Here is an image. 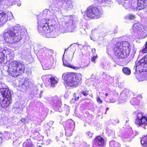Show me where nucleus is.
<instances>
[{
	"label": "nucleus",
	"mask_w": 147,
	"mask_h": 147,
	"mask_svg": "<svg viewBox=\"0 0 147 147\" xmlns=\"http://www.w3.org/2000/svg\"><path fill=\"white\" fill-rule=\"evenodd\" d=\"M26 31L19 26L7 28L4 32V39L6 42L11 44L16 43L22 38Z\"/></svg>",
	"instance_id": "f257e3e1"
},
{
	"label": "nucleus",
	"mask_w": 147,
	"mask_h": 147,
	"mask_svg": "<svg viewBox=\"0 0 147 147\" xmlns=\"http://www.w3.org/2000/svg\"><path fill=\"white\" fill-rule=\"evenodd\" d=\"M130 48L127 42H118L116 43L114 48L115 55L120 59L126 58L129 55Z\"/></svg>",
	"instance_id": "f03ea898"
},
{
	"label": "nucleus",
	"mask_w": 147,
	"mask_h": 147,
	"mask_svg": "<svg viewBox=\"0 0 147 147\" xmlns=\"http://www.w3.org/2000/svg\"><path fill=\"white\" fill-rule=\"evenodd\" d=\"M136 71L140 72L136 76L139 81H143L147 79V54L145 55L134 66Z\"/></svg>",
	"instance_id": "7ed1b4c3"
},
{
	"label": "nucleus",
	"mask_w": 147,
	"mask_h": 147,
	"mask_svg": "<svg viewBox=\"0 0 147 147\" xmlns=\"http://www.w3.org/2000/svg\"><path fill=\"white\" fill-rule=\"evenodd\" d=\"M55 21L53 19H43L38 21V30L40 33H48L54 30Z\"/></svg>",
	"instance_id": "20e7f679"
},
{
	"label": "nucleus",
	"mask_w": 147,
	"mask_h": 147,
	"mask_svg": "<svg viewBox=\"0 0 147 147\" xmlns=\"http://www.w3.org/2000/svg\"><path fill=\"white\" fill-rule=\"evenodd\" d=\"M62 78L68 86L76 87L81 80L82 75L80 73H64L63 75Z\"/></svg>",
	"instance_id": "39448f33"
},
{
	"label": "nucleus",
	"mask_w": 147,
	"mask_h": 147,
	"mask_svg": "<svg viewBox=\"0 0 147 147\" xmlns=\"http://www.w3.org/2000/svg\"><path fill=\"white\" fill-rule=\"evenodd\" d=\"M8 71L10 75L16 77L24 72L25 68L22 63L17 61L11 62L7 65Z\"/></svg>",
	"instance_id": "423d86ee"
},
{
	"label": "nucleus",
	"mask_w": 147,
	"mask_h": 147,
	"mask_svg": "<svg viewBox=\"0 0 147 147\" xmlns=\"http://www.w3.org/2000/svg\"><path fill=\"white\" fill-rule=\"evenodd\" d=\"M11 94L7 88H0V105L2 107H7L11 102Z\"/></svg>",
	"instance_id": "0eeeda50"
},
{
	"label": "nucleus",
	"mask_w": 147,
	"mask_h": 147,
	"mask_svg": "<svg viewBox=\"0 0 147 147\" xmlns=\"http://www.w3.org/2000/svg\"><path fill=\"white\" fill-rule=\"evenodd\" d=\"M131 34L139 38H144L147 36V27L140 23H135L131 31Z\"/></svg>",
	"instance_id": "6e6552de"
},
{
	"label": "nucleus",
	"mask_w": 147,
	"mask_h": 147,
	"mask_svg": "<svg viewBox=\"0 0 147 147\" xmlns=\"http://www.w3.org/2000/svg\"><path fill=\"white\" fill-rule=\"evenodd\" d=\"M102 13V10L100 8L90 6L87 8L84 18L86 20H88L90 18H98L101 16Z\"/></svg>",
	"instance_id": "1a4fd4ad"
},
{
	"label": "nucleus",
	"mask_w": 147,
	"mask_h": 147,
	"mask_svg": "<svg viewBox=\"0 0 147 147\" xmlns=\"http://www.w3.org/2000/svg\"><path fill=\"white\" fill-rule=\"evenodd\" d=\"M39 52L40 58L43 62L47 63L53 59V50L44 47L40 49Z\"/></svg>",
	"instance_id": "9d476101"
},
{
	"label": "nucleus",
	"mask_w": 147,
	"mask_h": 147,
	"mask_svg": "<svg viewBox=\"0 0 147 147\" xmlns=\"http://www.w3.org/2000/svg\"><path fill=\"white\" fill-rule=\"evenodd\" d=\"M133 115L135 118V123L138 127H143L147 125V117L143 115L139 111L134 112Z\"/></svg>",
	"instance_id": "9b49d317"
},
{
	"label": "nucleus",
	"mask_w": 147,
	"mask_h": 147,
	"mask_svg": "<svg viewBox=\"0 0 147 147\" xmlns=\"http://www.w3.org/2000/svg\"><path fill=\"white\" fill-rule=\"evenodd\" d=\"M76 26L74 20H70L67 22H63L62 25H60L59 29L61 32H72L74 31Z\"/></svg>",
	"instance_id": "f8f14e48"
},
{
	"label": "nucleus",
	"mask_w": 147,
	"mask_h": 147,
	"mask_svg": "<svg viewBox=\"0 0 147 147\" xmlns=\"http://www.w3.org/2000/svg\"><path fill=\"white\" fill-rule=\"evenodd\" d=\"M64 127L66 135L71 136L75 127L74 122L71 119H69L65 122Z\"/></svg>",
	"instance_id": "ddd939ff"
},
{
	"label": "nucleus",
	"mask_w": 147,
	"mask_h": 147,
	"mask_svg": "<svg viewBox=\"0 0 147 147\" xmlns=\"http://www.w3.org/2000/svg\"><path fill=\"white\" fill-rule=\"evenodd\" d=\"M137 6L136 5H134L133 4H130L131 8L134 11L137 10H142L147 6V0H137Z\"/></svg>",
	"instance_id": "4468645a"
},
{
	"label": "nucleus",
	"mask_w": 147,
	"mask_h": 147,
	"mask_svg": "<svg viewBox=\"0 0 147 147\" xmlns=\"http://www.w3.org/2000/svg\"><path fill=\"white\" fill-rule=\"evenodd\" d=\"M50 104L55 108L56 111H60L62 103L60 99L57 96H55L51 98Z\"/></svg>",
	"instance_id": "2eb2a0df"
},
{
	"label": "nucleus",
	"mask_w": 147,
	"mask_h": 147,
	"mask_svg": "<svg viewBox=\"0 0 147 147\" xmlns=\"http://www.w3.org/2000/svg\"><path fill=\"white\" fill-rule=\"evenodd\" d=\"M12 13L10 12L7 13L1 11L0 12V26L6 22L9 19H12L13 18Z\"/></svg>",
	"instance_id": "dca6fc26"
},
{
	"label": "nucleus",
	"mask_w": 147,
	"mask_h": 147,
	"mask_svg": "<svg viewBox=\"0 0 147 147\" xmlns=\"http://www.w3.org/2000/svg\"><path fill=\"white\" fill-rule=\"evenodd\" d=\"M49 10L50 12V15L56 16L61 13V9L56 7L54 4H52L49 6Z\"/></svg>",
	"instance_id": "f3484780"
},
{
	"label": "nucleus",
	"mask_w": 147,
	"mask_h": 147,
	"mask_svg": "<svg viewBox=\"0 0 147 147\" xmlns=\"http://www.w3.org/2000/svg\"><path fill=\"white\" fill-rule=\"evenodd\" d=\"M104 139L100 136L96 137L94 140V143L93 147H102L104 144Z\"/></svg>",
	"instance_id": "a211bd4d"
},
{
	"label": "nucleus",
	"mask_w": 147,
	"mask_h": 147,
	"mask_svg": "<svg viewBox=\"0 0 147 147\" xmlns=\"http://www.w3.org/2000/svg\"><path fill=\"white\" fill-rule=\"evenodd\" d=\"M45 78L46 80L48 81L50 87H54L57 84V81L56 80L55 78L52 77L50 75L45 76Z\"/></svg>",
	"instance_id": "6ab92c4d"
},
{
	"label": "nucleus",
	"mask_w": 147,
	"mask_h": 147,
	"mask_svg": "<svg viewBox=\"0 0 147 147\" xmlns=\"http://www.w3.org/2000/svg\"><path fill=\"white\" fill-rule=\"evenodd\" d=\"M128 91L124 90L120 93L119 97V103H121L126 101L128 98Z\"/></svg>",
	"instance_id": "aec40b11"
},
{
	"label": "nucleus",
	"mask_w": 147,
	"mask_h": 147,
	"mask_svg": "<svg viewBox=\"0 0 147 147\" xmlns=\"http://www.w3.org/2000/svg\"><path fill=\"white\" fill-rule=\"evenodd\" d=\"M67 49H65V52L64 54L63 55L62 57V60L63 61V65L64 66L68 67H69L72 68L76 70L77 69H79L81 67V66L79 65L77 66H74L71 65L68 62H67L66 60H64L63 58L64 57V55Z\"/></svg>",
	"instance_id": "412c9836"
},
{
	"label": "nucleus",
	"mask_w": 147,
	"mask_h": 147,
	"mask_svg": "<svg viewBox=\"0 0 147 147\" xmlns=\"http://www.w3.org/2000/svg\"><path fill=\"white\" fill-rule=\"evenodd\" d=\"M63 8L66 11H69L73 8V6L71 0H68L64 3Z\"/></svg>",
	"instance_id": "4be33fe9"
},
{
	"label": "nucleus",
	"mask_w": 147,
	"mask_h": 147,
	"mask_svg": "<svg viewBox=\"0 0 147 147\" xmlns=\"http://www.w3.org/2000/svg\"><path fill=\"white\" fill-rule=\"evenodd\" d=\"M32 86H33V84L32 82L26 81L21 86L22 90V91H26L28 88H31Z\"/></svg>",
	"instance_id": "5701e85b"
},
{
	"label": "nucleus",
	"mask_w": 147,
	"mask_h": 147,
	"mask_svg": "<svg viewBox=\"0 0 147 147\" xmlns=\"http://www.w3.org/2000/svg\"><path fill=\"white\" fill-rule=\"evenodd\" d=\"M111 103H114L117 101L118 99V93L115 91H111Z\"/></svg>",
	"instance_id": "b1692460"
},
{
	"label": "nucleus",
	"mask_w": 147,
	"mask_h": 147,
	"mask_svg": "<svg viewBox=\"0 0 147 147\" xmlns=\"http://www.w3.org/2000/svg\"><path fill=\"white\" fill-rule=\"evenodd\" d=\"M32 132V136L35 139L39 141H40L43 138V136L39 134L37 130L34 131Z\"/></svg>",
	"instance_id": "393cba45"
},
{
	"label": "nucleus",
	"mask_w": 147,
	"mask_h": 147,
	"mask_svg": "<svg viewBox=\"0 0 147 147\" xmlns=\"http://www.w3.org/2000/svg\"><path fill=\"white\" fill-rule=\"evenodd\" d=\"M31 89H32L31 92V94L35 97L38 96L37 95L38 94V90L37 87L33 84V86H32Z\"/></svg>",
	"instance_id": "a878e982"
},
{
	"label": "nucleus",
	"mask_w": 147,
	"mask_h": 147,
	"mask_svg": "<svg viewBox=\"0 0 147 147\" xmlns=\"http://www.w3.org/2000/svg\"><path fill=\"white\" fill-rule=\"evenodd\" d=\"M4 52L5 53V56L6 59L10 60L13 58V55L12 53H10L7 49H4Z\"/></svg>",
	"instance_id": "bb28decb"
},
{
	"label": "nucleus",
	"mask_w": 147,
	"mask_h": 147,
	"mask_svg": "<svg viewBox=\"0 0 147 147\" xmlns=\"http://www.w3.org/2000/svg\"><path fill=\"white\" fill-rule=\"evenodd\" d=\"M4 49L0 52V63H4L5 61V53L4 52Z\"/></svg>",
	"instance_id": "cd10ccee"
},
{
	"label": "nucleus",
	"mask_w": 147,
	"mask_h": 147,
	"mask_svg": "<svg viewBox=\"0 0 147 147\" xmlns=\"http://www.w3.org/2000/svg\"><path fill=\"white\" fill-rule=\"evenodd\" d=\"M122 71L123 74L127 76L129 75L131 73L130 69L127 67H123Z\"/></svg>",
	"instance_id": "c85d7f7f"
},
{
	"label": "nucleus",
	"mask_w": 147,
	"mask_h": 147,
	"mask_svg": "<svg viewBox=\"0 0 147 147\" xmlns=\"http://www.w3.org/2000/svg\"><path fill=\"white\" fill-rule=\"evenodd\" d=\"M23 147H32V144L29 140H26L23 144Z\"/></svg>",
	"instance_id": "c756f323"
},
{
	"label": "nucleus",
	"mask_w": 147,
	"mask_h": 147,
	"mask_svg": "<svg viewBox=\"0 0 147 147\" xmlns=\"http://www.w3.org/2000/svg\"><path fill=\"white\" fill-rule=\"evenodd\" d=\"M12 135V134H11L7 131H5L3 137L6 140H8L9 139L11 138V136Z\"/></svg>",
	"instance_id": "7c9ffc66"
},
{
	"label": "nucleus",
	"mask_w": 147,
	"mask_h": 147,
	"mask_svg": "<svg viewBox=\"0 0 147 147\" xmlns=\"http://www.w3.org/2000/svg\"><path fill=\"white\" fill-rule=\"evenodd\" d=\"M130 103L133 105H138L139 103V100L137 98H135L130 101Z\"/></svg>",
	"instance_id": "2f4dec72"
},
{
	"label": "nucleus",
	"mask_w": 147,
	"mask_h": 147,
	"mask_svg": "<svg viewBox=\"0 0 147 147\" xmlns=\"http://www.w3.org/2000/svg\"><path fill=\"white\" fill-rule=\"evenodd\" d=\"M98 3V4L102 3L103 5H106V3L109 4L110 3V0H97Z\"/></svg>",
	"instance_id": "473e14b6"
},
{
	"label": "nucleus",
	"mask_w": 147,
	"mask_h": 147,
	"mask_svg": "<svg viewBox=\"0 0 147 147\" xmlns=\"http://www.w3.org/2000/svg\"><path fill=\"white\" fill-rule=\"evenodd\" d=\"M126 2H124V4H123V5L125 7L126 9L129 8L130 7V4L129 1L128 0H125Z\"/></svg>",
	"instance_id": "72a5a7b5"
},
{
	"label": "nucleus",
	"mask_w": 147,
	"mask_h": 147,
	"mask_svg": "<svg viewBox=\"0 0 147 147\" xmlns=\"http://www.w3.org/2000/svg\"><path fill=\"white\" fill-rule=\"evenodd\" d=\"M113 143V144L112 145V147H120V144L116 142L115 141H111V144Z\"/></svg>",
	"instance_id": "f704fd0d"
},
{
	"label": "nucleus",
	"mask_w": 147,
	"mask_h": 147,
	"mask_svg": "<svg viewBox=\"0 0 147 147\" xmlns=\"http://www.w3.org/2000/svg\"><path fill=\"white\" fill-rule=\"evenodd\" d=\"M140 142L141 145L143 147H147V142L146 140L144 141L143 138L141 139Z\"/></svg>",
	"instance_id": "c9c22d12"
},
{
	"label": "nucleus",
	"mask_w": 147,
	"mask_h": 147,
	"mask_svg": "<svg viewBox=\"0 0 147 147\" xmlns=\"http://www.w3.org/2000/svg\"><path fill=\"white\" fill-rule=\"evenodd\" d=\"M88 90H82L81 92V94L85 96H87L88 94Z\"/></svg>",
	"instance_id": "e433bc0d"
},
{
	"label": "nucleus",
	"mask_w": 147,
	"mask_h": 147,
	"mask_svg": "<svg viewBox=\"0 0 147 147\" xmlns=\"http://www.w3.org/2000/svg\"><path fill=\"white\" fill-rule=\"evenodd\" d=\"M135 16L132 14L129 15L126 17L127 19L129 20H133L135 18Z\"/></svg>",
	"instance_id": "4c0bfd02"
},
{
	"label": "nucleus",
	"mask_w": 147,
	"mask_h": 147,
	"mask_svg": "<svg viewBox=\"0 0 147 147\" xmlns=\"http://www.w3.org/2000/svg\"><path fill=\"white\" fill-rule=\"evenodd\" d=\"M111 122L113 124L116 125L119 122V120L117 119H112L111 120Z\"/></svg>",
	"instance_id": "58836bf2"
},
{
	"label": "nucleus",
	"mask_w": 147,
	"mask_h": 147,
	"mask_svg": "<svg viewBox=\"0 0 147 147\" xmlns=\"http://www.w3.org/2000/svg\"><path fill=\"white\" fill-rule=\"evenodd\" d=\"M9 3V5H12L15 4V2L14 0H8Z\"/></svg>",
	"instance_id": "ea45409f"
},
{
	"label": "nucleus",
	"mask_w": 147,
	"mask_h": 147,
	"mask_svg": "<svg viewBox=\"0 0 147 147\" xmlns=\"http://www.w3.org/2000/svg\"><path fill=\"white\" fill-rule=\"evenodd\" d=\"M142 52L143 53L147 52V42L146 43L145 47L142 50Z\"/></svg>",
	"instance_id": "a19ab883"
},
{
	"label": "nucleus",
	"mask_w": 147,
	"mask_h": 147,
	"mask_svg": "<svg viewBox=\"0 0 147 147\" xmlns=\"http://www.w3.org/2000/svg\"><path fill=\"white\" fill-rule=\"evenodd\" d=\"M118 3L119 4H122L123 5L124 4V2H126L125 0H116Z\"/></svg>",
	"instance_id": "79ce46f5"
},
{
	"label": "nucleus",
	"mask_w": 147,
	"mask_h": 147,
	"mask_svg": "<svg viewBox=\"0 0 147 147\" xmlns=\"http://www.w3.org/2000/svg\"><path fill=\"white\" fill-rule=\"evenodd\" d=\"M21 121L24 124H25L27 122V119L24 118H22Z\"/></svg>",
	"instance_id": "37998d69"
},
{
	"label": "nucleus",
	"mask_w": 147,
	"mask_h": 147,
	"mask_svg": "<svg viewBox=\"0 0 147 147\" xmlns=\"http://www.w3.org/2000/svg\"><path fill=\"white\" fill-rule=\"evenodd\" d=\"M86 134L88 136L89 138H91L92 137V135H93V133L92 132H91L90 131H88L87 133Z\"/></svg>",
	"instance_id": "c03bdc74"
},
{
	"label": "nucleus",
	"mask_w": 147,
	"mask_h": 147,
	"mask_svg": "<svg viewBox=\"0 0 147 147\" xmlns=\"http://www.w3.org/2000/svg\"><path fill=\"white\" fill-rule=\"evenodd\" d=\"M54 122L52 121H50L49 123H47V125L49 126V127H51L52 125L53 124Z\"/></svg>",
	"instance_id": "a18cd8bd"
},
{
	"label": "nucleus",
	"mask_w": 147,
	"mask_h": 147,
	"mask_svg": "<svg viewBox=\"0 0 147 147\" xmlns=\"http://www.w3.org/2000/svg\"><path fill=\"white\" fill-rule=\"evenodd\" d=\"M123 83L122 82H119L118 83V86L120 88H121L123 86Z\"/></svg>",
	"instance_id": "49530a36"
},
{
	"label": "nucleus",
	"mask_w": 147,
	"mask_h": 147,
	"mask_svg": "<svg viewBox=\"0 0 147 147\" xmlns=\"http://www.w3.org/2000/svg\"><path fill=\"white\" fill-rule=\"evenodd\" d=\"M97 101L98 102H99L100 103H101L102 102V101L101 100L100 98L99 97H97Z\"/></svg>",
	"instance_id": "de8ad7c7"
},
{
	"label": "nucleus",
	"mask_w": 147,
	"mask_h": 147,
	"mask_svg": "<svg viewBox=\"0 0 147 147\" xmlns=\"http://www.w3.org/2000/svg\"><path fill=\"white\" fill-rule=\"evenodd\" d=\"M81 25H80V28H82L84 30H85V24H84V27L83 26V25L82 24H81Z\"/></svg>",
	"instance_id": "09e8293b"
},
{
	"label": "nucleus",
	"mask_w": 147,
	"mask_h": 147,
	"mask_svg": "<svg viewBox=\"0 0 147 147\" xmlns=\"http://www.w3.org/2000/svg\"><path fill=\"white\" fill-rule=\"evenodd\" d=\"M107 52L108 55H110V49L109 48H107Z\"/></svg>",
	"instance_id": "8fccbe9b"
},
{
	"label": "nucleus",
	"mask_w": 147,
	"mask_h": 147,
	"mask_svg": "<svg viewBox=\"0 0 147 147\" xmlns=\"http://www.w3.org/2000/svg\"><path fill=\"white\" fill-rule=\"evenodd\" d=\"M51 142V140L50 139H48L46 141L47 143L48 144H50Z\"/></svg>",
	"instance_id": "3c124183"
},
{
	"label": "nucleus",
	"mask_w": 147,
	"mask_h": 147,
	"mask_svg": "<svg viewBox=\"0 0 147 147\" xmlns=\"http://www.w3.org/2000/svg\"><path fill=\"white\" fill-rule=\"evenodd\" d=\"M112 133V134L113 135V136H114V137L115 138V137L114 136H115V132L114 131H111V134Z\"/></svg>",
	"instance_id": "603ef678"
},
{
	"label": "nucleus",
	"mask_w": 147,
	"mask_h": 147,
	"mask_svg": "<svg viewBox=\"0 0 147 147\" xmlns=\"http://www.w3.org/2000/svg\"><path fill=\"white\" fill-rule=\"evenodd\" d=\"M143 138H144V141L146 140V141L147 142V136H144V137H143Z\"/></svg>",
	"instance_id": "864d4df0"
},
{
	"label": "nucleus",
	"mask_w": 147,
	"mask_h": 147,
	"mask_svg": "<svg viewBox=\"0 0 147 147\" xmlns=\"http://www.w3.org/2000/svg\"><path fill=\"white\" fill-rule=\"evenodd\" d=\"M92 51L93 53H95L96 51L95 49L94 48H93L92 49Z\"/></svg>",
	"instance_id": "5fc2aeb1"
},
{
	"label": "nucleus",
	"mask_w": 147,
	"mask_h": 147,
	"mask_svg": "<svg viewBox=\"0 0 147 147\" xmlns=\"http://www.w3.org/2000/svg\"><path fill=\"white\" fill-rule=\"evenodd\" d=\"M72 57H73V56H71L70 57H68L69 60L70 61H71L72 59Z\"/></svg>",
	"instance_id": "6e6d98bb"
},
{
	"label": "nucleus",
	"mask_w": 147,
	"mask_h": 147,
	"mask_svg": "<svg viewBox=\"0 0 147 147\" xmlns=\"http://www.w3.org/2000/svg\"><path fill=\"white\" fill-rule=\"evenodd\" d=\"M117 30H118V28H116L115 30V31H114V33H117Z\"/></svg>",
	"instance_id": "4d7b16f0"
},
{
	"label": "nucleus",
	"mask_w": 147,
	"mask_h": 147,
	"mask_svg": "<svg viewBox=\"0 0 147 147\" xmlns=\"http://www.w3.org/2000/svg\"><path fill=\"white\" fill-rule=\"evenodd\" d=\"M95 59L94 58V57H93L91 59V61L92 62H94Z\"/></svg>",
	"instance_id": "13d9d810"
},
{
	"label": "nucleus",
	"mask_w": 147,
	"mask_h": 147,
	"mask_svg": "<svg viewBox=\"0 0 147 147\" xmlns=\"http://www.w3.org/2000/svg\"><path fill=\"white\" fill-rule=\"evenodd\" d=\"M4 0H0V5L3 3Z\"/></svg>",
	"instance_id": "bf43d9fd"
},
{
	"label": "nucleus",
	"mask_w": 147,
	"mask_h": 147,
	"mask_svg": "<svg viewBox=\"0 0 147 147\" xmlns=\"http://www.w3.org/2000/svg\"><path fill=\"white\" fill-rule=\"evenodd\" d=\"M79 97H76L75 99L76 100H78L79 99Z\"/></svg>",
	"instance_id": "052dcab7"
},
{
	"label": "nucleus",
	"mask_w": 147,
	"mask_h": 147,
	"mask_svg": "<svg viewBox=\"0 0 147 147\" xmlns=\"http://www.w3.org/2000/svg\"><path fill=\"white\" fill-rule=\"evenodd\" d=\"M90 38L91 39V40H95L94 39L93 37V36H90Z\"/></svg>",
	"instance_id": "680f3d73"
},
{
	"label": "nucleus",
	"mask_w": 147,
	"mask_h": 147,
	"mask_svg": "<svg viewBox=\"0 0 147 147\" xmlns=\"http://www.w3.org/2000/svg\"><path fill=\"white\" fill-rule=\"evenodd\" d=\"M129 37V36H124V38H125L126 39V38H127V40H128V38Z\"/></svg>",
	"instance_id": "e2e57ef3"
},
{
	"label": "nucleus",
	"mask_w": 147,
	"mask_h": 147,
	"mask_svg": "<svg viewBox=\"0 0 147 147\" xmlns=\"http://www.w3.org/2000/svg\"><path fill=\"white\" fill-rule=\"evenodd\" d=\"M93 57H94V58L95 59L97 58V55L93 56Z\"/></svg>",
	"instance_id": "0e129e2a"
},
{
	"label": "nucleus",
	"mask_w": 147,
	"mask_h": 147,
	"mask_svg": "<svg viewBox=\"0 0 147 147\" xmlns=\"http://www.w3.org/2000/svg\"><path fill=\"white\" fill-rule=\"evenodd\" d=\"M56 138L57 140H59V138H58L57 136L56 137Z\"/></svg>",
	"instance_id": "69168bd1"
},
{
	"label": "nucleus",
	"mask_w": 147,
	"mask_h": 147,
	"mask_svg": "<svg viewBox=\"0 0 147 147\" xmlns=\"http://www.w3.org/2000/svg\"><path fill=\"white\" fill-rule=\"evenodd\" d=\"M21 5V4L20 3H18V6H20Z\"/></svg>",
	"instance_id": "338daca9"
},
{
	"label": "nucleus",
	"mask_w": 147,
	"mask_h": 147,
	"mask_svg": "<svg viewBox=\"0 0 147 147\" xmlns=\"http://www.w3.org/2000/svg\"><path fill=\"white\" fill-rule=\"evenodd\" d=\"M39 97L40 98L41 96V93H40V94H39Z\"/></svg>",
	"instance_id": "774afa93"
}]
</instances>
